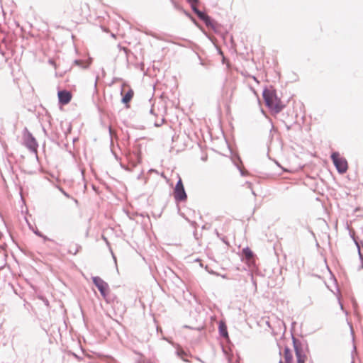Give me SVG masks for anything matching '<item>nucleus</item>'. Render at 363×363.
<instances>
[{
    "mask_svg": "<svg viewBox=\"0 0 363 363\" xmlns=\"http://www.w3.org/2000/svg\"><path fill=\"white\" fill-rule=\"evenodd\" d=\"M263 97L266 105L275 113H279L285 106L274 90L265 89L263 91Z\"/></svg>",
    "mask_w": 363,
    "mask_h": 363,
    "instance_id": "1",
    "label": "nucleus"
},
{
    "mask_svg": "<svg viewBox=\"0 0 363 363\" xmlns=\"http://www.w3.org/2000/svg\"><path fill=\"white\" fill-rule=\"evenodd\" d=\"M331 159L340 174L347 172L348 169L347 162L344 157H341L338 152H333L331 155Z\"/></svg>",
    "mask_w": 363,
    "mask_h": 363,
    "instance_id": "2",
    "label": "nucleus"
},
{
    "mask_svg": "<svg viewBox=\"0 0 363 363\" xmlns=\"http://www.w3.org/2000/svg\"><path fill=\"white\" fill-rule=\"evenodd\" d=\"M121 94L123 96L122 102L125 104L126 108H129V103L134 96L133 89L129 84L123 83L121 86Z\"/></svg>",
    "mask_w": 363,
    "mask_h": 363,
    "instance_id": "3",
    "label": "nucleus"
},
{
    "mask_svg": "<svg viewBox=\"0 0 363 363\" xmlns=\"http://www.w3.org/2000/svg\"><path fill=\"white\" fill-rule=\"evenodd\" d=\"M174 197L176 201H184L186 199L187 196L185 192L184 185L181 179L177 182L174 190Z\"/></svg>",
    "mask_w": 363,
    "mask_h": 363,
    "instance_id": "4",
    "label": "nucleus"
},
{
    "mask_svg": "<svg viewBox=\"0 0 363 363\" xmlns=\"http://www.w3.org/2000/svg\"><path fill=\"white\" fill-rule=\"evenodd\" d=\"M92 280L95 286L100 291L101 294L103 296V297L105 298L109 293V287L108 284L99 277H94L92 278Z\"/></svg>",
    "mask_w": 363,
    "mask_h": 363,
    "instance_id": "5",
    "label": "nucleus"
},
{
    "mask_svg": "<svg viewBox=\"0 0 363 363\" xmlns=\"http://www.w3.org/2000/svg\"><path fill=\"white\" fill-rule=\"evenodd\" d=\"M187 1L191 5L192 10L198 16V17L200 19L203 20L206 23V25H208L210 23L211 18L206 13L201 12L198 9L197 5L199 3V0H187Z\"/></svg>",
    "mask_w": 363,
    "mask_h": 363,
    "instance_id": "6",
    "label": "nucleus"
},
{
    "mask_svg": "<svg viewBox=\"0 0 363 363\" xmlns=\"http://www.w3.org/2000/svg\"><path fill=\"white\" fill-rule=\"evenodd\" d=\"M294 347L295 354L297 359V363H306L307 360V356L301 344L294 341Z\"/></svg>",
    "mask_w": 363,
    "mask_h": 363,
    "instance_id": "7",
    "label": "nucleus"
},
{
    "mask_svg": "<svg viewBox=\"0 0 363 363\" xmlns=\"http://www.w3.org/2000/svg\"><path fill=\"white\" fill-rule=\"evenodd\" d=\"M60 104L66 105L70 102L72 94L70 91L66 90L59 91L57 93Z\"/></svg>",
    "mask_w": 363,
    "mask_h": 363,
    "instance_id": "8",
    "label": "nucleus"
},
{
    "mask_svg": "<svg viewBox=\"0 0 363 363\" xmlns=\"http://www.w3.org/2000/svg\"><path fill=\"white\" fill-rule=\"evenodd\" d=\"M81 250V246L76 242H71L68 245V253L76 255Z\"/></svg>",
    "mask_w": 363,
    "mask_h": 363,
    "instance_id": "9",
    "label": "nucleus"
},
{
    "mask_svg": "<svg viewBox=\"0 0 363 363\" xmlns=\"http://www.w3.org/2000/svg\"><path fill=\"white\" fill-rule=\"evenodd\" d=\"M284 357L286 363H293L294 362L293 353L291 351V350L288 347H286L284 350Z\"/></svg>",
    "mask_w": 363,
    "mask_h": 363,
    "instance_id": "10",
    "label": "nucleus"
},
{
    "mask_svg": "<svg viewBox=\"0 0 363 363\" xmlns=\"http://www.w3.org/2000/svg\"><path fill=\"white\" fill-rule=\"evenodd\" d=\"M219 331L222 336L228 337L227 328L224 323H220L219 325Z\"/></svg>",
    "mask_w": 363,
    "mask_h": 363,
    "instance_id": "11",
    "label": "nucleus"
},
{
    "mask_svg": "<svg viewBox=\"0 0 363 363\" xmlns=\"http://www.w3.org/2000/svg\"><path fill=\"white\" fill-rule=\"evenodd\" d=\"M81 10H85V12L86 13V15L83 16V15H81V18L79 19V21L82 22L84 20H86L87 19V13L89 11V6L88 4H84L83 6V7H81Z\"/></svg>",
    "mask_w": 363,
    "mask_h": 363,
    "instance_id": "12",
    "label": "nucleus"
},
{
    "mask_svg": "<svg viewBox=\"0 0 363 363\" xmlns=\"http://www.w3.org/2000/svg\"><path fill=\"white\" fill-rule=\"evenodd\" d=\"M178 355L184 360L188 361L186 357H188L187 353L183 350L182 349L178 350L177 351Z\"/></svg>",
    "mask_w": 363,
    "mask_h": 363,
    "instance_id": "13",
    "label": "nucleus"
},
{
    "mask_svg": "<svg viewBox=\"0 0 363 363\" xmlns=\"http://www.w3.org/2000/svg\"><path fill=\"white\" fill-rule=\"evenodd\" d=\"M243 252L245 254L246 259L249 260L250 259V250L248 249H245L243 250Z\"/></svg>",
    "mask_w": 363,
    "mask_h": 363,
    "instance_id": "14",
    "label": "nucleus"
},
{
    "mask_svg": "<svg viewBox=\"0 0 363 363\" xmlns=\"http://www.w3.org/2000/svg\"><path fill=\"white\" fill-rule=\"evenodd\" d=\"M164 122V118H162V119L161 120V122H160V123H155V126H157V127H158V126H160V125H161Z\"/></svg>",
    "mask_w": 363,
    "mask_h": 363,
    "instance_id": "15",
    "label": "nucleus"
},
{
    "mask_svg": "<svg viewBox=\"0 0 363 363\" xmlns=\"http://www.w3.org/2000/svg\"><path fill=\"white\" fill-rule=\"evenodd\" d=\"M240 172H241V174L242 175L245 176V175L247 174V171L242 170L240 167Z\"/></svg>",
    "mask_w": 363,
    "mask_h": 363,
    "instance_id": "16",
    "label": "nucleus"
},
{
    "mask_svg": "<svg viewBox=\"0 0 363 363\" xmlns=\"http://www.w3.org/2000/svg\"><path fill=\"white\" fill-rule=\"evenodd\" d=\"M74 63H75L76 65H80L82 64V61H80V60H75V61H74Z\"/></svg>",
    "mask_w": 363,
    "mask_h": 363,
    "instance_id": "17",
    "label": "nucleus"
}]
</instances>
